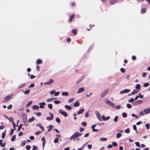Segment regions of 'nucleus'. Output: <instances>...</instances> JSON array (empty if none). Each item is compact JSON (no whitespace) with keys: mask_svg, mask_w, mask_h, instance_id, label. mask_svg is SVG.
<instances>
[{"mask_svg":"<svg viewBox=\"0 0 150 150\" xmlns=\"http://www.w3.org/2000/svg\"><path fill=\"white\" fill-rule=\"evenodd\" d=\"M139 115L140 116L144 115L142 111L140 112V113H139Z\"/></svg>","mask_w":150,"mask_h":150,"instance_id":"nucleus-58","label":"nucleus"},{"mask_svg":"<svg viewBox=\"0 0 150 150\" xmlns=\"http://www.w3.org/2000/svg\"><path fill=\"white\" fill-rule=\"evenodd\" d=\"M30 92V91L29 89L25 91L24 92V93L25 94H28Z\"/></svg>","mask_w":150,"mask_h":150,"instance_id":"nucleus-28","label":"nucleus"},{"mask_svg":"<svg viewBox=\"0 0 150 150\" xmlns=\"http://www.w3.org/2000/svg\"><path fill=\"white\" fill-rule=\"evenodd\" d=\"M96 126V124H94L92 125L91 127L92 130L94 132H96L98 131V129H95V127Z\"/></svg>","mask_w":150,"mask_h":150,"instance_id":"nucleus-11","label":"nucleus"},{"mask_svg":"<svg viewBox=\"0 0 150 150\" xmlns=\"http://www.w3.org/2000/svg\"><path fill=\"white\" fill-rule=\"evenodd\" d=\"M36 63L37 64H42V61L40 59H38Z\"/></svg>","mask_w":150,"mask_h":150,"instance_id":"nucleus-14","label":"nucleus"},{"mask_svg":"<svg viewBox=\"0 0 150 150\" xmlns=\"http://www.w3.org/2000/svg\"><path fill=\"white\" fill-rule=\"evenodd\" d=\"M16 139V135H14L11 138V141L13 142Z\"/></svg>","mask_w":150,"mask_h":150,"instance_id":"nucleus-29","label":"nucleus"},{"mask_svg":"<svg viewBox=\"0 0 150 150\" xmlns=\"http://www.w3.org/2000/svg\"><path fill=\"white\" fill-rule=\"evenodd\" d=\"M58 141H59V139H58V138H57L54 139V142L55 143H56L58 142Z\"/></svg>","mask_w":150,"mask_h":150,"instance_id":"nucleus-41","label":"nucleus"},{"mask_svg":"<svg viewBox=\"0 0 150 150\" xmlns=\"http://www.w3.org/2000/svg\"><path fill=\"white\" fill-rule=\"evenodd\" d=\"M149 83H145L144 84V87H147L149 85Z\"/></svg>","mask_w":150,"mask_h":150,"instance_id":"nucleus-34","label":"nucleus"},{"mask_svg":"<svg viewBox=\"0 0 150 150\" xmlns=\"http://www.w3.org/2000/svg\"><path fill=\"white\" fill-rule=\"evenodd\" d=\"M41 140L42 142H46V141L44 137H42L41 139Z\"/></svg>","mask_w":150,"mask_h":150,"instance_id":"nucleus-59","label":"nucleus"},{"mask_svg":"<svg viewBox=\"0 0 150 150\" xmlns=\"http://www.w3.org/2000/svg\"><path fill=\"white\" fill-rule=\"evenodd\" d=\"M140 88V85L139 84H137L136 86V88L137 89H139Z\"/></svg>","mask_w":150,"mask_h":150,"instance_id":"nucleus-35","label":"nucleus"},{"mask_svg":"<svg viewBox=\"0 0 150 150\" xmlns=\"http://www.w3.org/2000/svg\"><path fill=\"white\" fill-rule=\"evenodd\" d=\"M146 9L145 8H142L141 10V13H144L146 12Z\"/></svg>","mask_w":150,"mask_h":150,"instance_id":"nucleus-18","label":"nucleus"},{"mask_svg":"<svg viewBox=\"0 0 150 150\" xmlns=\"http://www.w3.org/2000/svg\"><path fill=\"white\" fill-rule=\"evenodd\" d=\"M54 103L55 104H59V103H60V102L59 101V100H55L54 101Z\"/></svg>","mask_w":150,"mask_h":150,"instance_id":"nucleus-39","label":"nucleus"},{"mask_svg":"<svg viewBox=\"0 0 150 150\" xmlns=\"http://www.w3.org/2000/svg\"><path fill=\"white\" fill-rule=\"evenodd\" d=\"M59 112L65 117H67L68 115L67 113L65 111H62V109L59 110Z\"/></svg>","mask_w":150,"mask_h":150,"instance_id":"nucleus-2","label":"nucleus"},{"mask_svg":"<svg viewBox=\"0 0 150 150\" xmlns=\"http://www.w3.org/2000/svg\"><path fill=\"white\" fill-rule=\"evenodd\" d=\"M144 111L146 114L150 113V107L144 110Z\"/></svg>","mask_w":150,"mask_h":150,"instance_id":"nucleus-5","label":"nucleus"},{"mask_svg":"<svg viewBox=\"0 0 150 150\" xmlns=\"http://www.w3.org/2000/svg\"><path fill=\"white\" fill-rule=\"evenodd\" d=\"M139 91V90L138 91L137 90H135V89L132 92H131L130 93V94L131 95H134L135 94L137 93Z\"/></svg>","mask_w":150,"mask_h":150,"instance_id":"nucleus-12","label":"nucleus"},{"mask_svg":"<svg viewBox=\"0 0 150 150\" xmlns=\"http://www.w3.org/2000/svg\"><path fill=\"white\" fill-rule=\"evenodd\" d=\"M56 121L58 123H59L61 122V121L60 119L58 117H57L56 118Z\"/></svg>","mask_w":150,"mask_h":150,"instance_id":"nucleus-33","label":"nucleus"},{"mask_svg":"<svg viewBox=\"0 0 150 150\" xmlns=\"http://www.w3.org/2000/svg\"><path fill=\"white\" fill-rule=\"evenodd\" d=\"M118 117L117 116L115 117L114 119V120L115 122H117V121Z\"/></svg>","mask_w":150,"mask_h":150,"instance_id":"nucleus-45","label":"nucleus"},{"mask_svg":"<svg viewBox=\"0 0 150 150\" xmlns=\"http://www.w3.org/2000/svg\"><path fill=\"white\" fill-rule=\"evenodd\" d=\"M116 1V0H111L109 1V3L111 4H114Z\"/></svg>","mask_w":150,"mask_h":150,"instance_id":"nucleus-21","label":"nucleus"},{"mask_svg":"<svg viewBox=\"0 0 150 150\" xmlns=\"http://www.w3.org/2000/svg\"><path fill=\"white\" fill-rule=\"evenodd\" d=\"M47 128H48V129H47V131L50 132L52 129L53 127L52 125H49V127H47Z\"/></svg>","mask_w":150,"mask_h":150,"instance_id":"nucleus-15","label":"nucleus"},{"mask_svg":"<svg viewBox=\"0 0 150 150\" xmlns=\"http://www.w3.org/2000/svg\"><path fill=\"white\" fill-rule=\"evenodd\" d=\"M40 128L42 129V131H44V128L43 126L41 125H40Z\"/></svg>","mask_w":150,"mask_h":150,"instance_id":"nucleus-55","label":"nucleus"},{"mask_svg":"<svg viewBox=\"0 0 150 150\" xmlns=\"http://www.w3.org/2000/svg\"><path fill=\"white\" fill-rule=\"evenodd\" d=\"M5 136V132H3L2 133V137L3 139H4Z\"/></svg>","mask_w":150,"mask_h":150,"instance_id":"nucleus-49","label":"nucleus"},{"mask_svg":"<svg viewBox=\"0 0 150 150\" xmlns=\"http://www.w3.org/2000/svg\"><path fill=\"white\" fill-rule=\"evenodd\" d=\"M32 103V101H30L27 104V106L28 107V106H29Z\"/></svg>","mask_w":150,"mask_h":150,"instance_id":"nucleus-52","label":"nucleus"},{"mask_svg":"<svg viewBox=\"0 0 150 150\" xmlns=\"http://www.w3.org/2000/svg\"><path fill=\"white\" fill-rule=\"evenodd\" d=\"M72 32L75 35H76L77 33V30L75 29H73Z\"/></svg>","mask_w":150,"mask_h":150,"instance_id":"nucleus-22","label":"nucleus"},{"mask_svg":"<svg viewBox=\"0 0 150 150\" xmlns=\"http://www.w3.org/2000/svg\"><path fill=\"white\" fill-rule=\"evenodd\" d=\"M75 17V15L73 14L71 15L69 17L68 21L69 22H71L73 19V18Z\"/></svg>","mask_w":150,"mask_h":150,"instance_id":"nucleus-9","label":"nucleus"},{"mask_svg":"<svg viewBox=\"0 0 150 150\" xmlns=\"http://www.w3.org/2000/svg\"><path fill=\"white\" fill-rule=\"evenodd\" d=\"M36 115L38 116H40L41 115V113L40 112H38L36 114Z\"/></svg>","mask_w":150,"mask_h":150,"instance_id":"nucleus-62","label":"nucleus"},{"mask_svg":"<svg viewBox=\"0 0 150 150\" xmlns=\"http://www.w3.org/2000/svg\"><path fill=\"white\" fill-rule=\"evenodd\" d=\"M107 139L106 138H101L100 139V140L101 141H104L107 140Z\"/></svg>","mask_w":150,"mask_h":150,"instance_id":"nucleus-32","label":"nucleus"},{"mask_svg":"<svg viewBox=\"0 0 150 150\" xmlns=\"http://www.w3.org/2000/svg\"><path fill=\"white\" fill-rule=\"evenodd\" d=\"M64 107L68 110H70L71 109V106L67 105H65L64 106Z\"/></svg>","mask_w":150,"mask_h":150,"instance_id":"nucleus-16","label":"nucleus"},{"mask_svg":"<svg viewBox=\"0 0 150 150\" xmlns=\"http://www.w3.org/2000/svg\"><path fill=\"white\" fill-rule=\"evenodd\" d=\"M79 105V102H76L74 104V106L75 107H78Z\"/></svg>","mask_w":150,"mask_h":150,"instance_id":"nucleus-31","label":"nucleus"},{"mask_svg":"<svg viewBox=\"0 0 150 150\" xmlns=\"http://www.w3.org/2000/svg\"><path fill=\"white\" fill-rule=\"evenodd\" d=\"M12 96L13 95H11L7 96L6 97L4 98V101H7L8 100H10V99L12 98Z\"/></svg>","mask_w":150,"mask_h":150,"instance_id":"nucleus-4","label":"nucleus"},{"mask_svg":"<svg viewBox=\"0 0 150 150\" xmlns=\"http://www.w3.org/2000/svg\"><path fill=\"white\" fill-rule=\"evenodd\" d=\"M125 132L127 133H129L130 132V130L129 129H127L125 130Z\"/></svg>","mask_w":150,"mask_h":150,"instance_id":"nucleus-51","label":"nucleus"},{"mask_svg":"<svg viewBox=\"0 0 150 150\" xmlns=\"http://www.w3.org/2000/svg\"><path fill=\"white\" fill-rule=\"evenodd\" d=\"M130 90L129 89H125L121 91L120 93L121 94H123L124 93H128L130 91Z\"/></svg>","mask_w":150,"mask_h":150,"instance_id":"nucleus-6","label":"nucleus"},{"mask_svg":"<svg viewBox=\"0 0 150 150\" xmlns=\"http://www.w3.org/2000/svg\"><path fill=\"white\" fill-rule=\"evenodd\" d=\"M45 104H46L44 102L41 103L39 104V105H40V107L41 108H44V105H45Z\"/></svg>","mask_w":150,"mask_h":150,"instance_id":"nucleus-10","label":"nucleus"},{"mask_svg":"<svg viewBox=\"0 0 150 150\" xmlns=\"http://www.w3.org/2000/svg\"><path fill=\"white\" fill-rule=\"evenodd\" d=\"M147 129H148L149 128V124H146L145 125Z\"/></svg>","mask_w":150,"mask_h":150,"instance_id":"nucleus-57","label":"nucleus"},{"mask_svg":"<svg viewBox=\"0 0 150 150\" xmlns=\"http://www.w3.org/2000/svg\"><path fill=\"white\" fill-rule=\"evenodd\" d=\"M26 86V85L25 83L21 85H20L18 88H21L23 87H24Z\"/></svg>","mask_w":150,"mask_h":150,"instance_id":"nucleus-26","label":"nucleus"},{"mask_svg":"<svg viewBox=\"0 0 150 150\" xmlns=\"http://www.w3.org/2000/svg\"><path fill=\"white\" fill-rule=\"evenodd\" d=\"M53 82L54 80L53 79H51L49 81L45 83L44 84L45 85H50L53 83Z\"/></svg>","mask_w":150,"mask_h":150,"instance_id":"nucleus-7","label":"nucleus"},{"mask_svg":"<svg viewBox=\"0 0 150 150\" xmlns=\"http://www.w3.org/2000/svg\"><path fill=\"white\" fill-rule=\"evenodd\" d=\"M108 91H104L101 94V97H103L107 93Z\"/></svg>","mask_w":150,"mask_h":150,"instance_id":"nucleus-13","label":"nucleus"},{"mask_svg":"<svg viewBox=\"0 0 150 150\" xmlns=\"http://www.w3.org/2000/svg\"><path fill=\"white\" fill-rule=\"evenodd\" d=\"M112 144L115 147L117 145V143L116 142H112Z\"/></svg>","mask_w":150,"mask_h":150,"instance_id":"nucleus-46","label":"nucleus"},{"mask_svg":"<svg viewBox=\"0 0 150 150\" xmlns=\"http://www.w3.org/2000/svg\"><path fill=\"white\" fill-rule=\"evenodd\" d=\"M84 109L82 108L80 110H79L77 113V114L79 115L82 113L84 111Z\"/></svg>","mask_w":150,"mask_h":150,"instance_id":"nucleus-17","label":"nucleus"},{"mask_svg":"<svg viewBox=\"0 0 150 150\" xmlns=\"http://www.w3.org/2000/svg\"><path fill=\"white\" fill-rule=\"evenodd\" d=\"M136 59V57L134 55H133L132 56V59L133 60H135Z\"/></svg>","mask_w":150,"mask_h":150,"instance_id":"nucleus-50","label":"nucleus"},{"mask_svg":"<svg viewBox=\"0 0 150 150\" xmlns=\"http://www.w3.org/2000/svg\"><path fill=\"white\" fill-rule=\"evenodd\" d=\"M76 5V4L75 2H73L71 4V6L72 7H74Z\"/></svg>","mask_w":150,"mask_h":150,"instance_id":"nucleus-61","label":"nucleus"},{"mask_svg":"<svg viewBox=\"0 0 150 150\" xmlns=\"http://www.w3.org/2000/svg\"><path fill=\"white\" fill-rule=\"evenodd\" d=\"M83 91H84L83 87H81L79 89L77 92L78 93H79L80 92H81Z\"/></svg>","mask_w":150,"mask_h":150,"instance_id":"nucleus-23","label":"nucleus"},{"mask_svg":"<svg viewBox=\"0 0 150 150\" xmlns=\"http://www.w3.org/2000/svg\"><path fill=\"white\" fill-rule=\"evenodd\" d=\"M41 131H38L36 132L35 134L37 135H38L41 133Z\"/></svg>","mask_w":150,"mask_h":150,"instance_id":"nucleus-56","label":"nucleus"},{"mask_svg":"<svg viewBox=\"0 0 150 150\" xmlns=\"http://www.w3.org/2000/svg\"><path fill=\"white\" fill-rule=\"evenodd\" d=\"M39 108V107L38 105H34L33 107V110L38 109Z\"/></svg>","mask_w":150,"mask_h":150,"instance_id":"nucleus-25","label":"nucleus"},{"mask_svg":"<svg viewBox=\"0 0 150 150\" xmlns=\"http://www.w3.org/2000/svg\"><path fill=\"white\" fill-rule=\"evenodd\" d=\"M35 120V118L34 117H32L30 118L29 119L28 121L29 122H30L33 121Z\"/></svg>","mask_w":150,"mask_h":150,"instance_id":"nucleus-20","label":"nucleus"},{"mask_svg":"<svg viewBox=\"0 0 150 150\" xmlns=\"http://www.w3.org/2000/svg\"><path fill=\"white\" fill-rule=\"evenodd\" d=\"M26 148L27 150H29L30 149V145H28L26 146Z\"/></svg>","mask_w":150,"mask_h":150,"instance_id":"nucleus-44","label":"nucleus"},{"mask_svg":"<svg viewBox=\"0 0 150 150\" xmlns=\"http://www.w3.org/2000/svg\"><path fill=\"white\" fill-rule=\"evenodd\" d=\"M122 116L124 117H127V114L126 112H123L122 113Z\"/></svg>","mask_w":150,"mask_h":150,"instance_id":"nucleus-37","label":"nucleus"},{"mask_svg":"<svg viewBox=\"0 0 150 150\" xmlns=\"http://www.w3.org/2000/svg\"><path fill=\"white\" fill-rule=\"evenodd\" d=\"M34 84L33 83H32L30 85V86H29V87L30 88H33L34 87Z\"/></svg>","mask_w":150,"mask_h":150,"instance_id":"nucleus-53","label":"nucleus"},{"mask_svg":"<svg viewBox=\"0 0 150 150\" xmlns=\"http://www.w3.org/2000/svg\"><path fill=\"white\" fill-rule=\"evenodd\" d=\"M96 116H97V118L98 119L100 120V113L98 112H97L96 113Z\"/></svg>","mask_w":150,"mask_h":150,"instance_id":"nucleus-27","label":"nucleus"},{"mask_svg":"<svg viewBox=\"0 0 150 150\" xmlns=\"http://www.w3.org/2000/svg\"><path fill=\"white\" fill-rule=\"evenodd\" d=\"M49 114L50 117H47L46 118V119L47 120H51L53 119L54 115L52 113L50 112Z\"/></svg>","mask_w":150,"mask_h":150,"instance_id":"nucleus-3","label":"nucleus"},{"mask_svg":"<svg viewBox=\"0 0 150 150\" xmlns=\"http://www.w3.org/2000/svg\"><path fill=\"white\" fill-rule=\"evenodd\" d=\"M121 136V134L120 133H117V134L116 137L117 138H119Z\"/></svg>","mask_w":150,"mask_h":150,"instance_id":"nucleus-30","label":"nucleus"},{"mask_svg":"<svg viewBox=\"0 0 150 150\" xmlns=\"http://www.w3.org/2000/svg\"><path fill=\"white\" fill-rule=\"evenodd\" d=\"M134 101V99L132 98H130L129 100L128 101L130 103V102H132Z\"/></svg>","mask_w":150,"mask_h":150,"instance_id":"nucleus-40","label":"nucleus"},{"mask_svg":"<svg viewBox=\"0 0 150 150\" xmlns=\"http://www.w3.org/2000/svg\"><path fill=\"white\" fill-rule=\"evenodd\" d=\"M110 118V117L109 116H107L105 117V120H108Z\"/></svg>","mask_w":150,"mask_h":150,"instance_id":"nucleus-60","label":"nucleus"},{"mask_svg":"<svg viewBox=\"0 0 150 150\" xmlns=\"http://www.w3.org/2000/svg\"><path fill=\"white\" fill-rule=\"evenodd\" d=\"M68 93L67 92H63L62 94L63 96H67L68 95Z\"/></svg>","mask_w":150,"mask_h":150,"instance_id":"nucleus-19","label":"nucleus"},{"mask_svg":"<svg viewBox=\"0 0 150 150\" xmlns=\"http://www.w3.org/2000/svg\"><path fill=\"white\" fill-rule=\"evenodd\" d=\"M127 108H132V105L129 104H127Z\"/></svg>","mask_w":150,"mask_h":150,"instance_id":"nucleus-43","label":"nucleus"},{"mask_svg":"<svg viewBox=\"0 0 150 150\" xmlns=\"http://www.w3.org/2000/svg\"><path fill=\"white\" fill-rule=\"evenodd\" d=\"M135 144L137 146L141 148V146H140V144L139 142H136L135 143Z\"/></svg>","mask_w":150,"mask_h":150,"instance_id":"nucleus-47","label":"nucleus"},{"mask_svg":"<svg viewBox=\"0 0 150 150\" xmlns=\"http://www.w3.org/2000/svg\"><path fill=\"white\" fill-rule=\"evenodd\" d=\"M23 125L22 124H20L18 126V128L17 129V131L18 132L20 131V129L22 128V126Z\"/></svg>","mask_w":150,"mask_h":150,"instance_id":"nucleus-24","label":"nucleus"},{"mask_svg":"<svg viewBox=\"0 0 150 150\" xmlns=\"http://www.w3.org/2000/svg\"><path fill=\"white\" fill-rule=\"evenodd\" d=\"M82 135V133H79L78 132H76L70 137V140L74 139L76 138L81 136Z\"/></svg>","mask_w":150,"mask_h":150,"instance_id":"nucleus-1","label":"nucleus"},{"mask_svg":"<svg viewBox=\"0 0 150 150\" xmlns=\"http://www.w3.org/2000/svg\"><path fill=\"white\" fill-rule=\"evenodd\" d=\"M59 92H57L54 93L55 96H57L59 94Z\"/></svg>","mask_w":150,"mask_h":150,"instance_id":"nucleus-64","label":"nucleus"},{"mask_svg":"<svg viewBox=\"0 0 150 150\" xmlns=\"http://www.w3.org/2000/svg\"><path fill=\"white\" fill-rule=\"evenodd\" d=\"M133 128L134 130H135L136 131H137V127L135 125H134L133 126Z\"/></svg>","mask_w":150,"mask_h":150,"instance_id":"nucleus-54","label":"nucleus"},{"mask_svg":"<svg viewBox=\"0 0 150 150\" xmlns=\"http://www.w3.org/2000/svg\"><path fill=\"white\" fill-rule=\"evenodd\" d=\"M88 149H90L92 148V146L91 144H88L87 145Z\"/></svg>","mask_w":150,"mask_h":150,"instance_id":"nucleus-63","label":"nucleus"},{"mask_svg":"<svg viewBox=\"0 0 150 150\" xmlns=\"http://www.w3.org/2000/svg\"><path fill=\"white\" fill-rule=\"evenodd\" d=\"M12 105L11 104H10L7 107V108H8V109L10 110L12 108Z\"/></svg>","mask_w":150,"mask_h":150,"instance_id":"nucleus-48","label":"nucleus"},{"mask_svg":"<svg viewBox=\"0 0 150 150\" xmlns=\"http://www.w3.org/2000/svg\"><path fill=\"white\" fill-rule=\"evenodd\" d=\"M48 107V108L50 109H52V105L51 104H49Z\"/></svg>","mask_w":150,"mask_h":150,"instance_id":"nucleus-38","label":"nucleus"},{"mask_svg":"<svg viewBox=\"0 0 150 150\" xmlns=\"http://www.w3.org/2000/svg\"><path fill=\"white\" fill-rule=\"evenodd\" d=\"M143 101L141 100H138L134 102V103L135 105H137L138 104H140L142 103Z\"/></svg>","mask_w":150,"mask_h":150,"instance_id":"nucleus-8","label":"nucleus"},{"mask_svg":"<svg viewBox=\"0 0 150 150\" xmlns=\"http://www.w3.org/2000/svg\"><path fill=\"white\" fill-rule=\"evenodd\" d=\"M120 71L122 72L123 73H125V69L124 68H121L120 69Z\"/></svg>","mask_w":150,"mask_h":150,"instance_id":"nucleus-42","label":"nucleus"},{"mask_svg":"<svg viewBox=\"0 0 150 150\" xmlns=\"http://www.w3.org/2000/svg\"><path fill=\"white\" fill-rule=\"evenodd\" d=\"M14 130V129H12L11 130V132L10 133V135H12L13 134V133Z\"/></svg>","mask_w":150,"mask_h":150,"instance_id":"nucleus-36","label":"nucleus"}]
</instances>
